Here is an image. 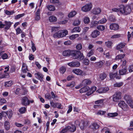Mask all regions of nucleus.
<instances>
[{
  "mask_svg": "<svg viewBox=\"0 0 133 133\" xmlns=\"http://www.w3.org/2000/svg\"><path fill=\"white\" fill-rule=\"evenodd\" d=\"M131 11V8L130 6H125L121 5L120 6V12L123 14L127 15L129 14Z\"/></svg>",
  "mask_w": 133,
  "mask_h": 133,
  "instance_id": "obj_1",
  "label": "nucleus"
},
{
  "mask_svg": "<svg viewBox=\"0 0 133 133\" xmlns=\"http://www.w3.org/2000/svg\"><path fill=\"white\" fill-rule=\"evenodd\" d=\"M71 56L75 59H77L79 58L80 60H83L84 58L83 54L78 50H72Z\"/></svg>",
  "mask_w": 133,
  "mask_h": 133,
  "instance_id": "obj_2",
  "label": "nucleus"
},
{
  "mask_svg": "<svg viewBox=\"0 0 133 133\" xmlns=\"http://www.w3.org/2000/svg\"><path fill=\"white\" fill-rule=\"evenodd\" d=\"M68 31L67 30H62L58 31L53 35L55 38H59L65 36L68 34Z\"/></svg>",
  "mask_w": 133,
  "mask_h": 133,
  "instance_id": "obj_3",
  "label": "nucleus"
},
{
  "mask_svg": "<svg viewBox=\"0 0 133 133\" xmlns=\"http://www.w3.org/2000/svg\"><path fill=\"white\" fill-rule=\"evenodd\" d=\"M92 4L91 3H88L82 6L81 10L84 12H87L89 11L92 9Z\"/></svg>",
  "mask_w": 133,
  "mask_h": 133,
  "instance_id": "obj_4",
  "label": "nucleus"
},
{
  "mask_svg": "<svg viewBox=\"0 0 133 133\" xmlns=\"http://www.w3.org/2000/svg\"><path fill=\"white\" fill-rule=\"evenodd\" d=\"M121 93L119 91H117L112 96L113 101L117 102L121 99Z\"/></svg>",
  "mask_w": 133,
  "mask_h": 133,
  "instance_id": "obj_5",
  "label": "nucleus"
},
{
  "mask_svg": "<svg viewBox=\"0 0 133 133\" xmlns=\"http://www.w3.org/2000/svg\"><path fill=\"white\" fill-rule=\"evenodd\" d=\"M76 129L75 126L72 125V127L70 126H68L66 127L65 128L63 129L61 131V133H64L67 131L68 130H70V131L73 132L75 131Z\"/></svg>",
  "mask_w": 133,
  "mask_h": 133,
  "instance_id": "obj_6",
  "label": "nucleus"
},
{
  "mask_svg": "<svg viewBox=\"0 0 133 133\" xmlns=\"http://www.w3.org/2000/svg\"><path fill=\"white\" fill-rule=\"evenodd\" d=\"M42 8L41 7L38 9L35 13V19L36 21H38L40 19V13Z\"/></svg>",
  "mask_w": 133,
  "mask_h": 133,
  "instance_id": "obj_7",
  "label": "nucleus"
},
{
  "mask_svg": "<svg viewBox=\"0 0 133 133\" xmlns=\"http://www.w3.org/2000/svg\"><path fill=\"white\" fill-rule=\"evenodd\" d=\"M109 89L108 87H101L96 91L97 93L99 94L104 93L106 92L109 90Z\"/></svg>",
  "mask_w": 133,
  "mask_h": 133,
  "instance_id": "obj_8",
  "label": "nucleus"
},
{
  "mask_svg": "<svg viewBox=\"0 0 133 133\" xmlns=\"http://www.w3.org/2000/svg\"><path fill=\"white\" fill-rule=\"evenodd\" d=\"M117 74V71H114L113 72H111L110 73L109 76L110 78L112 79L115 77L117 79H119L121 78V76L119 75L118 76H116Z\"/></svg>",
  "mask_w": 133,
  "mask_h": 133,
  "instance_id": "obj_9",
  "label": "nucleus"
},
{
  "mask_svg": "<svg viewBox=\"0 0 133 133\" xmlns=\"http://www.w3.org/2000/svg\"><path fill=\"white\" fill-rule=\"evenodd\" d=\"M119 27V26L118 24L114 23L111 24L109 26V28L111 30L115 31L117 30Z\"/></svg>",
  "mask_w": 133,
  "mask_h": 133,
  "instance_id": "obj_10",
  "label": "nucleus"
},
{
  "mask_svg": "<svg viewBox=\"0 0 133 133\" xmlns=\"http://www.w3.org/2000/svg\"><path fill=\"white\" fill-rule=\"evenodd\" d=\"M68 65L72 67H78L80 65V63L78 62H72L68 63Z\"/></svg>",
  "mask_w": 133,
  "mask_h": 133,
  "instance_id": "obj_11",
  "label": "nucleus"
},
{
  "mask_svg": "<svg viewBox=\"0 0 133 133\" xmlns=\"http://www.w3.org/2000/svg\"><path fill=\"white\" fill-rule=\"evenodd\" d=\"M28 99L27 97L25 96L23 97L21 101V103L22 105L27 106L28 104Z\"/></svg>",
  "mask_w": 133,
  "mask_h": 133,
  "instance_id": "obj_12",
  "label": "nucleus"
},
{
  "mask_svg": "<svg viewBox=\"0 0 133 133\" xmlns=\"http://www.w3.org/2000/svg\"><path fill=\"white\" fill-rule=\"evenodd\" d=\"M101 9L100 8H96L93 9L92 12L95 15H98L101 13Z\"/></svg>",
  "mask_w": 133,
  "mask_h": 133,
  "instance_id": "obj_13",
  "label": "nucleus"
},
{
  "mask_svg": "<svg viewBox=\"0 0 133 133\" xmlns=\"http://www.w3.org/2000/svg\"><path fill=\"white\" fill-rule=\"evenodd\" d=\"M123 68L119 70V73L120 75H124L127 74V70L126 67L122 68Z\"/></svg>",
  "mask_w": 133,
  "mask_h": 133,
  "instance_id": "obj_14",
  "label": "nucleus"
},
{
  "mask_svg": "<svg viewBox=\"0 0 133 133\" xmlns=\"http://www.w3.org/2000/svg\"><path fill=\"white\" fill-rule=\"evenodd\" d=\"M99 34L100 32L98 31L95 30L91 33V35L93 38H95L99 36Z\"/></svg>",
  "mask_w": 133,
  "mask_h": 133,
  "instance_id": "obj_15",
  "label": "nucleus"
},
{
  "mask_svg": "<svg viewBox=\"0 0 133 133\" xmlns=\"http://www.w3.org/2000/svg\"><path fill=\"white\" fill-rule=\"evenodd\" d=\"M35 77L38 79L41 82H42L43 81V76L42 74L40 72H38L35 74Z\"/></svg>",
  "mask_w": 133,
  "mask_h": 133,
  "instance_id": "obj_16",
  "label": "nucleus"
},
{
  "mask_svg": "<svg viewBox=\"0 0 133 133\" xmlns=\"http://www.w3.org/2000/svg\"><path fill=\"white\" fill-rule=\"evenodd\" d=\"M72 52V50H66L63 51V54L64 56H69L70 55L71 56Z\"/></svg>",
  "mask_w": 133,
  "mask_h": 133,
  "instance_id": "obj_17",
  "label": "nucleus"
},
{
  "mask_svg": "<svg viewBox=\"0 0 133 133\" xmlns=\"http://www.w3.org/2000/svg\"><path fill=\"white\" fill-rule=\"evenodd\" d=\"M72 71L73 73L77 75H82L83 73V71L79 69H75Z\"/></svg>",
  "mask_w": 133,
  "mask_h": 133,
  "instance_id": "obj_18",
  "label": "nucleus"
},
{
  "mask_svg": "<svg viewBox=\"0 0 133 133\" xmlns=\"http://www.w3.org/2000/svg\"><path fill=\"white\" fill-rule=\"evenodd\" d=\"M90 89L87 86H85L79 90V92L81 93L85 92Z\"/></svg>",
  "mask_w": 133,
  "mask_h": 133,
  "instance_id": "obj_19",
  "label": "nucleus"
},
{
  "mask_svg": "<svg viewBox=\"0 0 133 133\" xmlns=\"http://www.w3.org/2000/svg\"><path fill=\"white\" fill-rule=\"evenodd\" d=\"M5 26L4 28L5 29L7 30L9 29L12 25V23L7 21H5Z\"/></svg>",
  "mask_w": 133,
  "mask_h": 133,
  "instance_id": "obj_20",
  "label": "nucleus"
},
{
  "mask_svg": "<svg viewBox=\"0 0 133 133\" xmlns=\"http://www.w3.org/2000/svg\"><path fill=\"white\" fill-rule=\"evenodd\" d=\"M3 114H5V116L7 115L9 118L11 117L13 114L12 111L11 110L8 111L7 113L5 112H3Z\"/></svg>",
  "mask_w": 133,
  "mask_h": 133,
  "instance_id": "obj_21",
  "label": "nucleus"
},
{
  "mask_svg": "<svg viewBox=\"0 0 133 133\" xmlns=\"http://www.w3.org/2000/svg\"><path fill=\"white\" fill-rule=\"evenodd\" d=\"M88 122L87 121H84L82 120L81 122V123H85L83 125H81L80 126V127L81 129H83L85 127L87 126L88 125Z\"/></svg>",
  "mask_w": 133,
  "mask_h": 133,
  "instance_id": "obj_22",
  "label": "nucleus"
},
{
  "mask_svg": "<svg viewBox=\"0 0 133 133\" xmlns=\"http://www.w3.org/2000/svg\"><path fill=\"white\" fill-rule=\"evenodd\" d=\"M81 31V29L79 26H77L71 30L72 33L75 32H79Z\"/></svg>",
  "mask_w": 133,
  "mask_h": 133,
  "instance_id": "obj_23",
  "label": "nucleus"
},
{
  "mask_svg": "<svg viewBox=\"0 0 133 133\" xmlns=\"http://www.w3.org/2000/svg\"><path fill=\"white\" fill-rule=\"evenodd\" d=\"M125 45L126 43H121L117 46L116 49L117 50H119L123 48L125 46Z\"/></svg>",
  "mask_w": 133,
  "mask_h": 133,
  "instance_id": "obj_24",
  "label": "nucleus"
},
{
  "mask_svg": "<svg viewBox=\"0 0 133 133\" xmlns=\"http://www.w3.org/2000/svg\"><path fill=\"white\" fill-rule=\"evenodd\" d=\"M99 125L95 123H92L90 125L91 128L92 129H97L99 128Z\"/></svg>",
  "mask_w": 133,
  "mask_h": 133,
  "instance_id": "obj_25",
  "label": "nucleus"
},
{
  "mask_svg": "<svg viewBox=\"0 0 133 133\" xmlns=\"http://www.w3.org/2000/svg\"><path fill=\"white\" fill-rule=\"evenodd\" d=\"M22 71L24 73H26L28 71L26 65L24 63H23L22 68Z\"/></svg>",
  "mask_w": 133,
  "mask_h": 133,
  "instance_id": "obj_26",
  "label": "nucleus"
},
{
  "mask_svg": "<svg viewBox=\"0 0 133 133\" xmlns=\"http://www.w3.org/2000/svg\"><path fill=\"white\" fill-rule=\"evenodd\" d=\"M107 77L106 74L105 73H103L100 74L99 78V80L103 81Z\"/></svg>",
  "mask_w": 133,
  "mask_h": 133,
  "instance_id": "obj_27",
  "label": "nucleus"
},
{
  "mask_svg": "<svg viewBox=\"0 0 133 133\" xmlns=\"http://www.w3.org/2000/svg\"><path fill=\"white\" fill-rule=\"evenodd\" d=\"M26 110V107H22L19 109L18 111L21 114H23L25 113Z\"/></svg>",
  "mask_w": 133,
  "mask_h": 133,
  "instance_id": "obj_28",
  "label": "nucleus"
},
{
  "mask_svg": "<svg viewBox=\"0 0 133 133\" xmlns=\"http://www.w3.org/2000/svg\"><path fill=\"white\" fill-rule=\"evenodd\" d=\"M105 44L107 47L110 48L112 47L113 43L109 41L105 42Z\"/></svg>",
  "mask_w": 133,
  "mask_h": 133,
  "instance_id": "obj_29",
  "label": "nucleus"
},
{
  "mask_svg": "<svg viewBox=\"0 0 133 133\" xmlns=\"http://www.w3.org/2000/svg\"><path fill=\"white\" fill-rule=\"evenodd\" d=\"M9 122L7 121H6L5 122L4 124V127L5 129L8 130L10 128V126L9 125Z\"/></svg>",
  "mask_w": 133,
  "mask_h": 133,
  "instance_id": "obj_30",
  "label": "nucleus"
},
{
  "mask_svg": "<svg viewBox=\"0 0 133 133\" xmlns=\"http://www.w3.org/2000/svg\"><path fill=\"white\" fill-rule=\"evenodd\" d=\"M49 21L51 22H56L57 20V18L55 16H52L49 17Z\"/></svg>",
  "mask_w": 133,
  "mask_h": 133,
  "instance_id": "obj_31",
  "label": "nucleus"
},
{
  "mask_svg": "<svg viewBox=\"0 0 133 133\" xmlns=\"http://www.w3.org/2000/svg\"><path fill=\"white\" fill-rule=\"evenodd\" d=\"M47 8L50 11H54L55 9V7L52 5H47L46 6Z\"/></svg>",
  "mask_w": 133,
  "mask_h": 133,
  "instance_id": "obj_32",
  "label": "nucleus"
},
{
  "mask_svg": "<svg viewBox=\"0 0 133 133\" xmlns=\"http://www.w3.org/2000/svg\"><path fill=\"white\" fill-rule=\"evenodd\" d=\"M103 64V63L101 61L98 62L96 63V67L98 68H100L102 67Z\"/></svg>",
  "mask_w": 133,
  "mask_h": 133,
  "instance_id": "obj_33",
  "label": "nucleus"
},
{
  "mask_svg": "<svg viewBox=\"0 0 133 133\" xmlns=\"http://www.w3.org/2000/svg\"><path fill=\"white\" fill-rule=\"evenodd\" d=\"M99 24L98 21H94L91 22L90 24V27L91 28H93Z\"/></svg>",
  "mask_w": 133,
  "mask_h": 133,
  "instance_id": "obj_34",
  "label": "nucleus"
},
{
  "mask_svg": "<svg viewBox=\"0 0 133 133\" xmlns=\"http://www.w3.org/2000/svg\"><path fill=\"white\" fill-rule=\"evenodd\" d=\"M118 115V114L117 112L109 113L107 115L110 117H113L117 116Z\"/></svg>",
  "mask_w": 133,
  "mask_h": 133,
  "instance_id": "obj_35",
  "label": "nucleus"
},
{
  "mask_svg": "<svg viewBox=\"0 0 133 133\" xmlns=\"http://www.w3.org/2000/svg\"><path fill=\"white\" fill-rule=\"evenodd\" d=\"M77 14V12L75 11L71 12L68 15V16L69 17H72L74 16Z\"/></svg>",
  "mask_w": 133,
  "mask_h": 133,
  "instance_id": "obj_36",
  "label": "nucleus"
},
{
  "mask_svg": "<svg viewBox=\"0 0 133 133\" xmlns=\"http://www.w3.org/2000/svg\"><path fill=\"white\" fill-rule=\"evenodd\" d=\"M78 36L79 35L78 34L73 35L70 37L69 38L71 40H73L76 38L78 37Z\"/></svg>",
  "mask_w": 133,
  "mask_h": 133,
  "instance_id": "obj_37",
  "label": "nucleus"
},
{
  "mask_svg": "<svg viewBox=\"0 0 133 133\" xmlns=\"http://www.w3.org/2000/svg\"><path fill=\"white\" fill-rule=\"evenodd\" d=\"M125 56V54H123V55L119 54L116 56V59H121L123 58Z\"/></svg>",
  "mask_w": 133,
  "mask_h": 133,
  "instance_id": "obj_38",
  "label": "nucleus"
},
{
  "mask_svg": "<svg viewBox=\"0 0 133 133\" xmlns=\"http://www.w3.org/2000/svg\"><path fill=\"white\" fill-rule=\"evenodd\" d=\"M66 70V68L64 66H62L59 68L60 72L62 74H64L65 71Z\"/></svg>",
  "mask_w": 133,
  "mask_h": 133,
  "instance_id": "obj_39",
  "label": "nucleus"
},
{
  "mask_svg": "<svg viewBox=\"0 0 133 133\" xmlns=\"http://www.w3.org/2000/svg\"><path fill=\"white\" fill-rule=\"evenodd\" d=\"M76 47L77 50H80L82 48V45L81 43H78L76 45Z\"/></svg>",
  "mask_w": 133,
  "mask_h": 133,
  "instance_id": "obj_40",
  "label": "nucleus"
},
{
  "mask_svg": "<svg viewBox=\"0 0 133 133\" xmlns=\"http://www.w3.org/2000/svg\"><path fill=\"white\" fill-rule=\"evenodd\" d=\"M128 97L129 96H126L124 98L128 103H130L132 102V101L130 97L128 98Z\"/></svg>",
  "mask_w": 133,
  "mask_h": 133,
  "instance_id": "obj_41",
  "label": "nucleus"
},
{
  "mask_svg": "<svg viewBox=\"0 0 133 133\" xmlns=\"http://www.w3.org/2000/svg\"><path fill=\"white\" fill-rule=\"evenodd\" d=\"M107 21V19L105 18H103L98 21L99 24H103L105 23Z\"/></svg>",
  "mask_w": 133,
  "mask_h": 133,
  "instance_id": "obj_42",
  "label": "nucleus"
},
{
  "mask_svg": "<svg viewBox=\"0 0 133 133\" xmlns=\"http://www.w3.org/2000/svg\"><path fill=\"white\" fill-rule=\"evenodd\" d=\"M84 21L85 24L88 23L90 21L89 18L87 17H85L84 19Z\"/></svg>",
  "mask_w": 133,
  "mask_h": 133,
  "instance_id": "obj_43",
  "label": "nucleus"
},
{
  "mask_svg": "<svg viewBox=\"0 0 133 133\" xmlns=\"http://www.w3.org/2000/svg\"><path fill=\"white\" fill-rule=\"evenodd\" d=\"M97 28L99 30L103 31L105 29V27L104 25H99L97 26Z\"/></svg>",
  "mask_w": 133,
  "mask_h": 133,
  "instance_id": "obj_44",
  "label": "nucleus"
},
{
  "mask_svg": "<svg viewBox=\"0 0 133 133\" xmlns=\"http://www.w3.org/2000/svg\"><path fill=\"white\" fill-rule=\"evenodd\" d=\"M121 35L120 34H116L112 36L111 37V38H118L121 37Z\"/></svg>",
  "mask_w": 133,
  "mask_h": 133,
  "instance_id": "obj_45",
  "label": "nucleus"
},
{
  "mask_svg": "<svg viewBox=\"0 0 133 133\" xmlns=\"http://www.w3.org/2000/svg\"><path fill=\"white\" fill-rule=\"evenodd\" d=\"M22 91L23 92L22 94V95H24L26 94L28 91L26 90V88L24 87H23L22 90Z\"/></svg>",
  "mask_w": 133,
  "mask_h": 133,
  "instance_id": "obj_46",
  "label": "nucleus"
},
{
  "mask_svg": "<svg viewBox=\"0 0 133 133\" xmlns=\"http://www.w3.org/2000/svg\"><path fill=\"white\" fill-rule=\"evenodd\" d=\"M111 11H112L111 12H117L119 11L120 12V7L119 8H114L111 9Z\"/></svg>",
  "mask_w": 133,
  "mask_h": 133,
  "instance_id": "obj_47",
  "label": "nucleus"
},
{
  "mask_svg": "<svg viewBox=\"0 0 133 133\" xmlns=\"http://www.w3.org/2000/svg\"><path fill=\"white\" fill-rule=\"evenodd\" d=\"M5 14L7 15H10L13 14L14 13V10L11 11H9L8 10H6L5 11Z\"/></svg>",
  "mask_w": 133,
  "mask_h": 133,
  "instance_id": "obj_48",
  "label": "nucleus"
},
{
  "mask_svg": "<svg viewBox=\"0 0 133 133\" xmlns=\"http://www.w3.org/2000/svg\"><path fill=\"white\" fill-rule=\"evenodd\" d=\"M94 54V50H91L88 53L87 55V56L88 57H90L91 56Z\"/></svg>",
  "mask_w": 133,
  "mask_h": 133,
  "instance_id": "obj_49",
  "label": "nucleus"
},
{
  "mask_svg": "<svg viewBox=\"0 0 133 133\" xmlns=\"http://www.w3.org/2000/svg\"><path fill=\"white\" fill-rule=\"evenodd\" d=\"M31 43L32 45L31 49L33 52H34L36 50V47L35 46V44L32 41H31Z\"/></svg>",
  "mask_w": 133,
  "mask_h": 133,
  "instance_id": "obj_50",
  "label": "nucleus"
},
{
  "mask_svg": "<svg viewBox=\"0 0 133 133\" xmlns=\"http://www.w3.org/2000/svg\"><path fill=\"white\" fill-rule=\"evenodd\" d=\"M80 23V21L78 20H75L74 22L73 25L75 26L78 25Z\"/></svg>",
  "mask_w": 133,
  "mask_h": 133,
  "instance_id": "obj_51",
  "label": "nucleus"
},
{
  "mask_svg": "<svg viewBox=\"0 0 133 133\" xmlns=\"http://www.w3.org/2000/svg\"><path fill=\"white\" fill-rule=\"evenodd\" d=\"M103 101L104 100L103 99H101L99 100H97L95 102V103L96 104H101L103 103Z\"/></svg>",
  "mask_w": 133,
  "mask_h": 133,
  "instance_id": "obj_52",
  "label": "nucleus"
},
{
  "mask_svg": "<svg viewBox=\"0 0 133 133\" xmlns=\"http://www.w3.org/2000/svg\"><path fill=\"white\" fill-rule=\"evenodd\" d=\"M91 82V80L89 79H84L82 82V83H90Z\"/></svg>",
  "mask_w": 133,
  "mask_h": 133,
  "instance_id": "obj_53",
  "label": "nucleus"
},
{
  "mask_svg": "<svg viewBox=\"0 0 133 133\" xmlns=\"http://www.w3.org/2000/svg\"><path fill=\"white\" fill-rule=\"evenodd\" d=\"M16 34L18 35L22 32V31L19 27H18L16 29Z\"/></svg>",
  "mask_w": 133,
  "mask_h": 133,
  "instance_id": "obj_54",
  "label": "nucleus"
},
{
  "mask_svg": "<svg viewBox=\"0 0 133 133\" xmlns=\"http://www.w3.org/2000/svg\"><path fill=\"white\" fill-rule=\"evenodd\" d=\"M122 108L125 111H127L128 109V106L125 103L124 104V105L123 106Z\"/></svg>",
  "mask_w": 133,
  "mask_h": 133,
  "instance_id": "obj_55",
  "label": "nucleus"
},
{
  "mask_svg": "<svg viewBox=\"0 0 133 133\" xmlns=\"http://www.w3.org/2000/svg\"><path fill=\"white\" fill-rule=\"evenodd\" d=\"M125 104V103L124 101H122L118 103V105L119 107L122 108Z\"/></svg>",
  "mask_w": 133,
  "mask_h": 133,
  "instance_id": "obj_56",
  "label": "nucleus"
},
{
  "mask_svg": "<svg viewBox=\"0 0 133 133\" xmlns=\"http://www.w3.org/2000/svg\"><path fill=\"white\" fill-rule=\"evenodd\" d=\"M106 112V111L102 110L99 111L97 113L98 115H103Z\"/></svg>",
  "mask_w": 133,
  "mask_h": 133,
  "instance_id": "obj_57",
  "label": "nucleus"
},
{
  "mask_svg": "<svg viewBox=\"0 0 133 133\" xmlns=\"http://www.w3.org/2000/svg\"><path fill=\"white\" fill-rule=\"evenodd\" d=\"M24 13L19 14L17 15L15 17L16 19H18L20 18L23 16L24 15Z\"/></svg>",
  "mask_w": 133,
  "mask_h": 133,
  "instance_id": "obj_58",
  "label": "nucleus"
},
{
  "mask_svg": "<svg viewBox=\"0 0 133 133\" xmlns=\"http://www.w3.org/2000/svg\"><path fill=\"white\" fill-rule=\"evenodd\" d=\"M56 107L58 109H62V108H61L62 105L61 104L59 103H56Z\"/></svg>",
  "mask_w": 133,
  "mask_h": 133,
  "instance_id": "obj_59",
  "label": "nucleus"
},
{
  "mask_svg": "<svg viewBox=\"0 0 133 133\" xmlns=\"http://www.w3.org/2000/svg\"><path fill=\"white\" fill-rule=\"evenodd\" d=\"M64 43L66 45H70L71 44L72 42L71 41L69 40L65 42Z\"/></svg>",
  "mask_w": 133,
  "mask_h": 133,
  "instance_id": "obj_60",
  "label": "nucleus"
},
{
  "mask_svg": "<svg viewBox=\"0 0 133 133\" xmlns=\"http://www.w3.org/2000/svg\"><path fill=\"white\" fill-rule=\"evenodd\" d=\"M6 102V100L4 99H0V104H3Z\"/></svg>",
  "mask_w": 133,
  "mask_h": 133,
  "instance_id": "obj_61",
  "label": "nucleus"
},
{
  "mask_svg": "<svg viewBox=\"0 0 133 133\" xmlns=\"http://www.w3.org/2000/svg\"><path fill=\"white\" fill-rule=\"evenodd\" d=\"M83 63L85 65H88L89 64V62L88 59H85L84 60Z\"/></svg>",
  "mask_w": 133,
  "mask_h": 133,
  "instance_id": "obj_62",
  "label": "nucleus"
},
{
  "mask_svg": "<svg viewBox=\"0 0 133 133\" xmlns=\"http://www.w3.org/2000/svg\"><path fill=\"white\" fill-rule=\"evenodd\" d=\"M21 90L19 88H17L15 91V93L17 95H19L20 94H21Z\"/></svg>",
  "mask_w": 133,
  "mask_h": 133,
  "instance_id": "obj_63",
  "label": "nucleus"
},
{
  "mask_svg": "<svg viewBox=\"0 0 133 133\" xmlns=\"http://www.w3.org/2000/svg\"><path fill=\"white\" fill-rule=\"evenodd\" d=\"M129 72H131L133 71V65L129 66L128 68Z\"/></svg>",
  "mask_w": 133,
  "mask_h": 133,
  "instance_id": "obj_64",
  "label": "nucleus"
}]
</instances>
